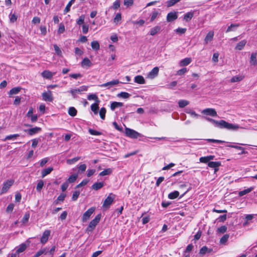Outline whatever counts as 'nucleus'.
<instances>
[{"mask_svg":"<svg viewBox=\"0 0 257 257\" xmlns=\"http://www.w3.org/2000/svg\"><path fill=\"white\" fill-rule=\"evenodd\" d=\"M202 113L211 116H216L217 115V112L214 108H206L202 110Z\"/></svg>","mask_w":257,"mask_h":257,"instance_id":"6e6552de","label":"nucleus"},{"mask_svg":"<svg viewBox=\"0 0 257 257\" xmlns=\"http://www.w3.org/2000/svg\"><path fill=\"white\" fill-rule=\"evenodd\" d=\"M92 64L91 62L88 58H84L81 62V66L82 67L85 66L90 67L92 65Z\"/></svg>","mask_w":257,"mask_h":257,"instance_id":"393cba45","label":"nucleus"},{"mask_svg":"<svg viewBox=\"0 0 257 257\" xmlns=\"http://www.w3.org/2000/svg\"><path fill=\"white\" fill-rule=\"evenodd\" d=\"M106 110L105 108L102 107L99 110V113L100 117L102 119H104L105 117V113H106Z\"/></svg>","mask_w":257,"mask_h":257,"instance_id":"79ce46f5","label":"nucleus"},{"mask_svg":"<svg viewBox=\"0 0 257 257\" xmlns=\"http://www.w3.org/2000/svg\"><path fill=\"white\" fill-rule=\"evenodd\" d=\"M88 182H89V180L88 179H84V180H83L80 183L78 184L75 187V189L79 188V187L83 186H85V185H86L88 183Z\"/></svg>","mask_w":257,"mask_h":257,"instance_id":"5fc2aeb1","label":"nucleus"},{"mask_svg":"<svg viewBox=\"0 0 257 257\" xmlns=\"http://www.w3.org/2000/svg\"><path fill=\"white\" fill-rule=\"evenodd\" d=\"M125 131L126 135L131 138L137 139L142 136L141 134L130 128L126 127Z\"/></svg>","mask_w":257,"mask_h":257,"instance_id":"7ed1b4c3","label":"nucleus"},{"mask_svg":"<svg viewBox=\"0 0 257 257\" xmlns=\"http://www.w3.org/2000/svg\"><path fill=\"white\" fill-rule=\"evenodd\" d=\"M88 87L86 86H82L77 89H71L70 90V92L71 93L73 97L75 98V92H80L81 91H84L87 90Z\"/></svg>","mask_w":257,"mask_h":257,"instance_id":"9b49d317","label":"nucleus"},{"mask_svg":"<svg viewBox=\"0 0 257 257\" xmlns=\"http://www.w3.org/2000/svg\"><path fill=\"white\" fill-rule=\"evenodd\" d=\"M80 192L79 191H74L72 195V200L73 201H76L78 199V198L80 195Z\"/></svg>","mask_w":257,"mask_h":257,"instance_id":"864d4df0","label":"nucleus"},{"mask_svg":"<svg viewBox=\"0 0 257 257\" xmlns=\"http://www.w3.org/2000/svg\"><path fill=\"white\" fill-rule=\"evenodd\" d=\"M53 170V167H48L46 169H44L41 172L42 177L44 178L46 175L49 174Z\"/></svg>","mask_w":257,"mask_h":257,"instance_id":"4be33fe9","label":"nucleus"},{"mask_svg":"<svg viewBox=\"0 0 257 257\" xmlns=\"http://www.w3.org/2000/svg\"><path fill=\"white\" fill-rule=\"evenodd\" d=\"M42 96L43 99L45 101L52 102L53 100L52 92L51 91H48L47 92H43Z\"/></svg>","mask_w":257,"mask_h":257,"instance_id":"0eeeda50","label":"nucleus"},{"mask_svg":"<svg viewBox=\"0 0 257 257\" xmlns=\"http://www.w3.org/2000/svg\"><path fill=\"white\" fill-rule=\"evenodd\" d=\"M179 195V192L178 191H174L168 195V198L170 199H174L177 198Z\"/></svg>","mask_w":257,"mask_h":257,"instance_id":"c756f323","label":"nucleus"},{"mask_svg":"<svg viewBox=\"0 0 257 257\" xmlns=\"http://www.w3.org/2000/svg\"><path fill=\"white\" fill-rule=\"evenodd\" d=\"M27 248V245L25 243H22L20 245L19 247L16 250L17 253H20L23 252Z\"/></svg>","mask_w":257,"mask_h":257,"instance_id":"f704fd0d","label":"nucleus"},{"mask_svg":"<svg viewBox=\"0 0 257 257\" xmlns=\"http://www.w3.org/2000/svg\"><path fill=\"white\" fill-rule=\"evenodd\" d=\"M17 16L15 14L10 15V20L11 23H14L17 20Z\"/></svg>","mask_w":257,"mask_h":257,"instance_id":"e2e57ef3","label":"nucleus"},{"mask_svg":"<svg viewBox=\"0 0 257 257\" xmlns=\"http://www.w3.org/2000/svg\"><path fill=\"white\" fill-rule=\"evenodd\" d=\"M178 18L177 12H171L168 14L167 21L168 22L173 21Z\"/></svg>","mask_w":257,"mask_h":257,"instance_id":"9d476101","label":"nucleus"},{"mask_svg":"<svg viewBox=\"0 0 257 257\" xmlns=\"http://www.w3.org/2000/svg\"><path fill=\"white\" fill-rule=\"evenodd\" d=\"M239 26V24H232L230 26H229L226 31V32L228 33L231 31H234V29L238 27Z\"/></svg>","mask_w":257,"mask_h":257,"instance_id":"c9c22d12","label":"nucleus"},{"mask_svg":"<svg viewBox=\"0 0 257 257\" xmlns=\"http://www.w3.org/2000/svg\"><path fill=\"white\" fill-rule=\"evenodd\" d=\"M85 17L84 15H81L79 17V19L77 20V24L78 25H81L84 23Z\"/></svg>","mask_w":257,"mask_h":257,"instance_id":"bf43d9fd","label":"nucleus"},{"mask_svg":"<svg viewBox=\"0 0 257 257\" xmlns=\"http://www.w3.org/2000/svg\"><path fill=\"white\" fill-rule=\"evenodd\" d=\"M114 196L112 193L110 194L107 198L105 199L103 203V207L104 208H108L109 207L110 205L113 202L114 200V197H111V196Z\"/></svg>","mask_w":257,"mask_h":257,"instance_id":"423d86ee","label":"nucleus"},{"mask_svg":"<svg viewBox=\"0 0 257 257\" xmlns=\"http://www.w3.org/2000/svg\"><path fill=\"white\" fill-rule=\"evenodd\" d=\"M104 186L103 182H96L91 186V188L94 190H98Z\"/></svg>","mask_w":257,"mask_h":257,"instance_id":"412c9836","label":"nucleus"},{"mask_svg":"<svg viewBox=\"0 0 257 257\" xmlns=\"http://www.w3.org/2000/svg\"><path fill=\"white\" fill-rule=\"evenodd\" d=\"M92 48L94 50H98L100 48V45L98 41H94L91 43Z\"/></svg>","mask_w":257,"mask_h":257,"instance_id":"e433bc0d","label":"nucleus"},{"mask_svg":"<svg viewBox=\"0 0 257 257\" xmlns=\"http://www.w3.org/2000/svg\"><path fill=\"white\" fill-rule=\"evenodd\" d=\"M121 19V14L120 13H117L115 18H114V23H117L118 22H119V21H120Z\"/></svg>","mask_w":257,"mask_h":257,"instance_id":"774afa93","label":"nucleus"},{"mask_svg":"<svg viewBox=\"0 0 257 257\" xmlns=\"http://www.w3.org/2000/svg\"><path fill=\"white\" fill-rule=\"evenodd\" d=\"M187 71V68H183L182 69H181L177 71V74L178 75H182L184 74V73H185Z\"/></svg>","mask_w":257,"mask_h":257,"instance_id":"338daca9","label":"nucleus"},{"mask_svg":"<svg viewBox=\"0 0 257 257\" xmlns=\"http://www.w3.org/2000/svg\"><path fill=\"white\" fill-rule=\"evenodd\" d=\"M120 7V1L119 0L115 1L112 6H111V8L114 10H116L118 9Z\"/></svg>","mask_w":257,"mask_h":257,"instance_id":"6e6d98bb","label":"nucleus"},{"mask_svg":"<svg viewBox=\"0 0 257 257\" xmlns=\"http://www.w3.org/2000/svg\"><path fill=\"white\" fill-rule=\"evenodd\" d=\"M44 186V182L43 180H40L37 185L36 189L37 191L40 192Z\"/></svg>","mask_w":257,"mask_h":257,"instance_id":"8fccbe9b","label":"nucleus"},{"mask_svg":"<svg viewBox=\"0 0 257 257\" xmlns=\"http://www.w3.org/2000/svg\"><path fill=\"white\" fill-rule=\"evenodd\" d=\"M134 3L133 0H124V5H125L126 7H130L133 5Z\"/></svg>","mask_w":257,"mask_h":257,"instance_id":"0e129e2a","label":"nucleus"},{"mask_svg":"<svg viewBox=\"0 0 257 257\" xmlns=\"http://www.w3.org/2000/svg\"><path fill=\"white\" fill-rule=\"evenodd\" d=\"M253 187H250L246 189H244L242 191H239L238 193V195L239 196H242L250 192L253 190Z\"/></svg>","mask_w":257,"mask_h":257,"instance_id":"72a5a7b5","label":"nucleus"},{"mask_svg":"<svg viewBox=\"0 0 257 257\" xmlns=\"http://www.w3.org/2000/svg\"><path fill=\"white\" fill-rule=\"evenodd\" d=\"M227 227L225 225H222L217 229V231L221 233L225 232L227 230Z\"/></svg>","mask_w":257,"mask_h":257,"instance_id":"4d7b16f0","label":"nucleus"},{"mask_svg":"<svg viewBox=\"0 0 257 257\" xmlns=\"http://www.w3.org/2000/svg\"><path fill=\"white\" fill-rule=\"evenodd\" d=\"M95 209V207H91L89 208L86 212H85L81 218V220L83 222H86L90 218V216L94 212Z\"/></svg>","mask_w":257,"mask_h":257,"instance_id":"20e7f679","label":"nucleus"},{"mask_svg":"<svg viewBox=\"0 0 257 257\" xmlns=\"http://www.w3.org/2000/svg\"><path fill=\"white\" fill-rule=\"evenodd\" d=\"M54 48L56 54L58 56H61L62 54V52L59 47L57 45H54Z\"/></svg>","mask_w":257,"mask_h":257,"instance_id":"13d9d810","label":"nucleus"},{"mask_svg":"<svg viewBox=\"0 0 257 257\" xmlns=\"http://www.w3.org/2000/svg\"><path fill=\"white\" fill-rule=\"evenodd\" d=\"M158 15V12L156 11H154L151 15V22L154 21L155 20V19L157 18Z\"/></svg>","mask_w":257,"mask_h":257,"instance_id":"69168bd1","label":"nucleus"},{"mask_svg":"<svg viewBox=\"0 0 257 257\" xmlns=\"http://www.w3.org/2000/svg\"><path fill=\"white\" fill-rule=\"evenodd\" d=\"M185 112L188 114H190L193 117L197 118L199 116L198 114H197L194 111L191 110L190 108L186 109Z\"/></svg>","mask_w":257,"mask_h":257,"instance_id":"ea45409f","label":"nucleus"},{"mask_svg":"<svg viewBox=\"0 0 257 257\" xmlns=\"http://www.w3.org/2000/svg\"><path fill=\"white\" fill-rule=\"evenodd\" d=\"M213 36L214 32L212 31H209L204 39L205 44H207L209 42L213 40Z\"/></svg>","mask_w":257,"mask_h":257,"instance_id":"dca6fc26","label":"nucleus"},{"mask_svg":"<svg viewBox=\"0 0 257 257\" xmlns=\"http://www.w3.org/2000/svg\"><path fill=\"white\" fill-rule=\"evenodd\" d=\"M123 106V103L119 102L113 101L110 104V109L113 111L116 108L121 107Z\"/></svg>","mask_w":257,"mask_h":257,"instance_id":"6ab92c4d","label":"nucleus"},{"mask_svg":"<svg viewBox=\"0 0 257 257\" xmlns=\"http://www.w3.org/2000/svg\"><path fill=\"white\" fill-rule=\"evenodd\" d=\"M88 132L90 133V134H91V135H94V136H99V135H101L102 134V133L101 132L94 130L91 128H89L88 130Z\"/></svg>","mask_w":257,"mask_h":257,"instance_id":"603ef678","label":"nucleus"},{"mask_svg":"<svg viewBox=\"0 0 257 257\" xmlns=\"http://www.w3.org/2000/svg\"><path fill=\"white\" fill-rule=\"evenodd\" d=\"M41 131V127L36 126V127L26 130L25 132H27L30 136H33L34 134L38 133Z\"/></svg>","mask_w":257,"mask_h":257,"instance_id":"2eb2a0df","label":"nucleus"},{"mask_svg":"<svg viewBox=\"0 0 257 257\" xmlns=\"http://www.w3.org/2000/svg\"><path fill=\"white\" fill-rule=\"evenodd\" d=\"M21 89H22V88L21 87H17L13 88L10 91L9 94L10 95L16 94L18 93Z\"/></svg>","mask_w":257,"mask_h":257,"instance_id":"4c0bfd02","label":"nucleus"},{"mask_svg":"<svg viewBox=\"0 0 257 257\" xmlns=\"http://www.w3.org/2000/svg\"><path fill=\"white\" fill-rule=\"evenodd\" d=\"M112 172V170L111 168H108L104 169L103 171L99 173V176H104L110 174Z\"/></svg>","mask_w":257,"mask_h":257,"instance_id":"7c9ffc66","label":"nucleus"},{"mask_svg":"<svg viewBox=\"0 0 257 257\" xmlns=\"http://www.w3.org/2000/svg\"><path fill=\"white\" fill-rule=\"evenodd\" d=\"M194 11H191L187 13L184 16L183 20L186 22L190 21L194 16Z\"/></svg>","mask_w":257,"mask_h":257,"instance_id":"f3484780","label":"nucleus"},{"mask_svg":"<svg viewBox=\"0 0 257 257\" xmlns=\"http://www.w3.org/2000/svg\"><path fill=\"white\" fill-rule=\"evenodd\" d=\"M117 96L123 98H128L130 97L131 94L126 92H121L118 93Z\"/></svg>","mask_w":257,"mask_h":257,"instance_id":"c03bdc74","label":"nucleus"},{"mask_svg":"<svg viewBox=\"0 0 257 257\" xmlns=\"http://www.w3.org/2000/svg\"><path fill=\"white\" fill-rule=\"evenodd\" d=\"M51 231L49 230H46L43 233L42 236L41 238V242L44 244L48 240L49 237L50 235Z\"/></svg>","mask_w":257,"mask_h":257,"instance_id":"1a4fd4ad","label":"nucleus"},{"mask_svg":"<svg viewBox=\"0 0 257 257\" xmlns=\"http://www.w3.org/2000/svg\"><path fill=\"white\" fill-rule=\"evenodd\" d=\"M160 30L161 27L160 26H157L151 29L150 34L152 36H154L157 33H158L160 31Z\"/></svg>","mask_w":257,"mask_h":257,"instance_id":"bb28decb","label":"nucleus"},{"mask_svg":"<svg viewBox=\"0 0 257 257\" xmlns=\"http://www.w3.org/2000/svg\"><path fill=\"white\" fill-rule=\"evenodd\" d=\"M204 118L207 121L214 124L215 126L218 127L220 128H225L229 130H236L239 128V126L238 125L229 123L224 120L217 121L210 117H204Z\"/></svg>","mask_w":257,"mask_h":257,"instance_id":"f257e3e1","label":"nucleus"},{"mask_svg":"<svg viewBox=\"0 0 257 257\" xmlns=\"http://www.w3.org/2000/svg\"><path fill=\"white\" fill-rule=\"evenodd\" d=\"M228 147L236 149V150H241V153H239L238 154L239 155L244 154L246 153V152L244 151V149L241 147L236 146V145H229L228 146Z\"/></svg>","mask_w":257,"mask_h":257,"instance_id":"a878e982","label":"nucleus"},{"mask_svg":"<svg viewBox=\"0 0 257 257\" xmlns=\"http://www.w3.org/2000/svg\"><path fill=\"white\" fill-rule=\"evenodd\" d=\"M87 99L89 100H94L95 101L96 103H99V100L98 99V98L97 96L95 94H90L87 96Z\"/></svg>","mask_w":257,"mask_h":257,"instance_id":"2f4dec72","label":"nucleus"},{"mask_svg":"<svg viewBox=\"0 0 257 257\" xmlns=\"http://www.w3.org/2000/svg\"><path fill=\"white\" fill-rule=\"evenodd\" d=\"M246 43V41L245 40H242L237 43L235 47V49L241 50L243 49Z\"/></svg>","mask_w":257,"mask_h":257,"instance_id":"5701e85b","label":"nucleus"},{"mask_svg":"<svg viewBox=\"0 0 257 257\" xmlns=\"http://www.w3.org/2000/svg\"><path fill=\"white\" fill-rule=\"evenodd\" d=\"M256 53H252L250 56V61L253 65H256L257 64V60L256 59Z\"/></svg>","mask_w":257,"mask_h":257,"instance_id":"a18cd8bd","label":"nucleus"},{"mask_svg":"<svg viewBox=\"0 0 257 257\" xmlns=\"http://www.w3.org/2000/svg\"><path fill=\"white\" fill-rule=\"evenodd\" d=\"M159 68L158 67H154L151 71L149 72L148 75V77L151 79H153L156 77L159 73Z\"/></svg>","mask_w":257,"mask_h":257,"instance_id":"ddd939ff","label":"nucleus"},{"mask_svg":"<svg viewBox=\"0 0 257 257\" xmlns=\"http://www.w3.org/2000/svg\"><path fill=\"white\" fill-rule=\"evenodd\" d=\"M14 181L13 180H8L3 184V187L1 190V194L6 193L10 188L13 185Z\"/></svg>","mask_w":257,"mask_h":257,"instance_id":"39448f33","label":"nucleus"},{"mask_svg":"<svg viewBox=\"0 0 257 257\" xmlns=\"http://www.w3.org/2000/svg\"><path fill=\"white\" fill-rule=\"evenodd\" d=\"M15 205L13 203H10L9 204L6 209L7 212H11L13 211Z\"/></svg>","mask_w":257,"mask_h":257,"instance_id":"680f3d73","label":"nucleus"},{"mask_svg":"<svg viewBox=\"0 0 257 257\" xmlns=\"http://www.w3.org/2000/svg\"><path fill=\"white\" fill-rule=\"evenodd\" d=\"M179 2V0H169L167 2V6L168 7H170L174 6Z\"/></svg>","mask_w":257,"mask_h":257,"instance_id":"3c124183","label":"nucleus"},{"mask_svg":"<svg viewBox=\"0 0 257 257\" xmlns=\"http://www.w3.org/2000/svg\"><path fill=\"white\" fill-rule=\"evenodd\" d=\"M75 1V0H71L68 3V4L67 5L66 8H65V9L64 10V14L68 13L70 11V7L72 6V5L74 3Z\"/></svg>","mask_w":257,"mask_h":257,"instance_id":"37998d69","label":"nucleus"},{"mask_svg":"<svg viewBox=\"0 0 257 257\" xmlns=\"http://www.w3.org/2000/svg\"><path fill=\"white\" fill-rule=\"evenodd\" d=\"M119 83V81L118 80H117V79L113 80L111 81H109V82H108L105 83L101 84L100 85V86L102 87H108V88H109L110 87H111L115 85L118 84Z\"/></svg>","mask_w":257,"mask_h":257,"instance_id":"4468645a","label":"nucleus"},{"mask_svg":"<svg viewBox=\"0 0 257 257\" xmlns=\"http://www.w3.org/2000/svg\"><path fill=\"white\" fill-rule=\"evenodd\" d=\"M99 109L98 103H94L91 105V109L94 112L95 114H97L98 113V110Z\"/></svg>","mask_w":257,"mask_h":257,"instance_id":"473e14b6","label":"nucleus"},{"mask_svg":"<svg viewBox=\"0 0 257 257\" xmlns=\"http://www.w3.org/2000/svg\"><path fill=\"white\" fill-rule=\"evenodd\" d=\"M189 104V102L186 100H180L178 102L179 106L183 108Z\"/></svg>","mask_w":257,"mask_h":257,"instance_id":"58836bf2","label":"nucleus"},{"mask_svg":"<svg viewBox=\"0 0 257 257\" xmlns=\"http://www.w3.org/2000/svg\"><path fill=\"white\" fill-rule=\"evenodd\" d=\"M47 253L46 248L41 249L36 252L34 257H39L43 254H47Z\"/></svg>","mask_w":257,"mask_h":257,"instance_id":"a19ab883","label":"nucleus"},{"mask_svg":"<svg viewBox=\"0 0 257 257\" xmlns=\"http://www.w3.org/2000/svg\"><path fill=\"white\" fill-rule=\"evenodd\" d=\"M77 111L74 107H70L68 109V113L71 116H75L77 114Z\"/></svg>","mask_w":257,"mask_h":257,"instance_id":"cd10ccee","label":"nucleus"},{"mask_svg":"<svg viewBox=\"0 0 257 257\" xmlns=\"http://www.w3.org/2000/svg\"><path fill=\"white\" fill-rule=\"evenodd\" d=\"M78 177L77 175L73 174L71 175L68 179L67 181L68 183H73L76 181Z\"/></svg>","mask_w":257,"mask_h":257,"instance_id":"de8ad7c7","label":"nucleus"},{"mask_svg":"<svg viewBox=\"0 0 257 257\" xmlns=\"http://www.w3.org/2000/svg\"><path fill=\"white\" fill-rule=\"evenodd\" d=\"M229 235L228 234H224L220 239V243L221 244H225L228 240Z\"/></svg>","mask_w":257,"mask_h":257,"instance_id":"49530a36","label":"nucleus"},{"mask_svg":"<svg viewBox=\"0 0 257 257\" xmlns=\"http://www.w3.org/2000/svg\"><path fill=\"white\" fill-rule=\"evenodd\" d=\"M101 217V214H97L95 218L92 220L89 223L88 226L86 229V231L87 233L92 231V230L95 228L96 225L99 223Z\"/></svg>","mask_w":257,"mask_h":257,"instance_id":"f03ea898","label":"nucleus"},{"mask_svg":"<svg viewBox=\"0 0 257 257\" xmlns=\"http://www.w3.org/2000/svg\"><path fill=\"white\" fill-rule=\"evenodd\" d=\"M80 159V157H77L74 158L73 159H68V160H67L66 162H67V164L71 165V164H74L75 162H76Z\"/></svg>","mask_w":257,"mask_h":257,"instance_id":"09e8293b","label":"nucleus"},{"mask_svg":"<svg viewBox=\"0 0 257 257\" xmlns=\"http://www.w3.org/2000/svg\"><path fill=\"white\" fill-rule=\"evenodd\" d=\"M19 136L20 135L19 134L11 135L9 136H7L5 138V140H9L11 139H16L17 137Z\"/></svg>","mask_w":257,"mask_h":257,"instance_id":"052dcab7","label":"nucleus"},{"mask_svg":"<svg viewBox=\"0 0 257 257\" xmlns=\"http://www.w3.org/2000/svg\"><path fill=\"white\" fill-rule=\"evenodd\" d=\"M243 78L244 76L241 75L234 76L230 79V82L232 83L239 82L241 81Z\"/></svg>","mask_w":257,"mask_h":257,"instance_id":"b1692460","label":"nucleus"},{"mask_svg":"<svg viewBox=\"0 0 257 257\" xmlns=\"http://www.w3.org/2000/svg\"><path fill=\"white\" fill-rule=\"evenodd\" d=\"M55 73V72L52 73L49 70H45L41 73V75L44 78L51 79Z\"/></svg>","mask_w":257,"mask_h":257,"instance_id":"f8f14e48","label":"nucleus"},{"mask_svg":"<svg viewBox=\"0 0 257 257\" xmlns=\"http://www.w3.org/2000/svg\"><path fill=\"white\" fill-rule=\"evenodd\" d=\"M221 165L220 162H210L208 163V166L210 168H216Z\"/></svg>","mask_w":257,"mask_h":257,"instance_id":"c85d7f7f","label":"nucleus"},{"mask_svg":"<svg viewBox=\"0 0 257 257\" xmlns=\"http://www.w3.org/2000/svg\"><path fill=\"white\" fill-rule=\"evenodd\" d=\"M191 61L192 60L191 58H185L180 61L179 65L181 67L187 66L191 63Z\"/></svg>","mask_w":257,"mask_h":257,"instance_id":"a211bd4d","label":"nucleus"},{"mask_svg":"<svg viewBox=\"0 0 257 257\" xmlns=\"http://www.w3.org/2000/svg\"><path fill=\"white\" fill-rule=\"evenodd\" d=\"M135 82L139 84H144L145 83V80L142 76L137 75L135 77Z\"/></svg>","mask_w":257,"mask_h":257,"instance_id":"aec40b11","label":"nucleus"}]
</instances>
